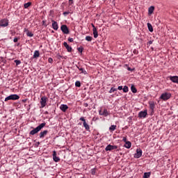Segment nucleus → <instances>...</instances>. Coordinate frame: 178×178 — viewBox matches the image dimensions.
<instances>
[{"instance_id":"nucleus-1","label":"nucleus","mask_w":178,"mask_h":178,"mask_svg":"<svg viewBox=\"0 0 178 178\" xmlns=\"http://www.w3.org/2000/svg\"><path fill=\"white\" fill-rule=\"evenodd\" d=\"M46 125H47V123L45 122L40 124L36 128L33 129L30 131L29 133L30 136H34L35 134H37V133H38L39 131H41V129H44V127H45Z\"/></svg>"},{"instance_id":"nucleus-2","label":"nucleus","mask_w":178,"mask_h":178,"mask_svg":"<svg viewBox=\"0 0 178 178\" xmlns=\"http://www.w3.org/2000/svg\"><path fill=\"white\" fill-rule=\"evenodd\" d=\"M20 99V96L17 95H10V96L5 98V102H7V101H16L17 99Z\"/></svg>"},{"instance_id":"nucleus-3","label":"nucleus","mask_w":178,"mask_h":178,"mask_svg":"<svg viewBox=\"0 0 178 178\" xmlns=\"http://www.w3.org/2000/svg\"><path fill=\"white\" fill-rule=\"evenodd\" d=\"M171 97L172 94L170 92H164L160 96V99H162L163 101H168V99H170Z\"/></svg>"},{"instance_id":"nucleus-4","label":"nucleus","mask_w":178,"mask_h":178,"mask_svg":"<svg viewBox=\"0 0 178 178\" xmlns=\"http://www.w3.org/2000/svg\"><path fill=\"white\" fill-rule=\"evenodd\" d=\"M79 120L83 122V127L85 128L86 131H90V125L87 123V122H86V119L84 118V117H81L79 118Z\"/></svg>"},{"instance_id":"nucleus-5","label":"nucleus","mask_w":178,"mask_h":178,"mask_svg":"<svg viewBox=\"0 0 178 178\" xmlns=\"http://www.w3.org/2000/svg\"><path fill=\"white\" fill-rule=\"evenodd\" d=\"M47 101H48V97L43 96L40 99L41 108H45L47 106Z\"/></svg>"},{"instance_id":"nucleus-6","label":"nucleus","mask_w":178,"mask_h":178,"mask_svg":"<svg viewBox=\"0 0 178 178\" xmlns=\"http://www.w3.org/2000/svg\"><path fill=\"white\" fill-rule=\"evenodd\" d=\"M9 26V20L3 19L0 21V27H8Z\"/></svg>"},{"instance_id":"nucleus-7","label":"nucleus","mask_w":178,"mask_h":178,"mask_svg":"<svg viewBox=\"0 0 178 178\" xmlns=\"http://www.w3.org/2000/svg\"><path fill=\"white\" fill-rule=\"evenodd\" d=\"M147 115H148V113L147 111V110H145V111H140L138 113V118H140V119H145V118H147Z\"/></svg>"},{"instance_id":"nucleus-8","label":"nucleus","mask_w":178,"mask_h":178,"mask_svg":"<svg viewBox=\"0 0 178 178\" xmlns=\"http://www.w3.org/2000/svg\"><path fill=\"white\" fill-rule=\"evenodd\" d=\"M115 149H118V146L112 145H108L105 148L106 151H115Z\"/></svg>"},{"instance_id":"nucleus-9","label":"nucleus","mask_w":178,"mask_h":178,"mask_svg":"<svg viewBox=\"0 0 178 178\" xmlns=\"http://www.w3.org/2000/svg\"><path fill=\"white\" fill-rule=\"evenodd\" d=\"M60 30L61 31H63V34H69L70 31H69V28H67V26L66 25H62L60 26Z\"/></svg>"},{"instance_id":"nucleus-10","label":"nucleus","mask_w":178,"mask_h":178,"mask_svg":"<svg viewBox=\"0 0 178 178\" xmlns=\"http://www.w3.org/2000/svg\"><path fill=\"white\" fill-rule=\"evenodd\" d=\"M99 115H100V116H108L109 115V111H108V109L104 108V111H102V110H100L99 111Z\"/></svg>"},{"instance_id":"nucleus-11","label":"nucleus","mask_w":178,"mask_h":178,"mask_svg":"<svg viewBox=\"0 0 178 178\" xmlns=\"http://www.w3.org/2000/svg\"><path fill=\"white\" fill-rule=\"evenodd\" d=\"M92 27L95 38H98V31H97L95 26H94V24H92Z\"/></svg>"},{"instance_id":"nucleus-12","label":"nucleus","mask_w":178,"mask_h":178,"mask_svg":"<svg viewBox=\"0 0 178 178\" xmlns=\"http://www.w3.org/2000/svg\"><path fill=\"white\" fill-rule=\"evenodd\" d=\"M168 79H170V80L171 81H172V83H176L177 84H178V76H168Z\"/></svg>"},{"instance_id":"nucleus-13","label":"nucleus","mask_w":178,"mask_h":178,"mask_svg":"<svg viewBox=\"0 0 178 178\" xmlns=\"http://www.w3.org/2000/svg\"><path fill=\"white\" fill-rule=\"evenodd\" d=\"M52 29H54V30L57 31L59 29V26L58 25V22H56V21H54L52 20Z\"/></svg>"},{"instance_id":"nucleus-14","label":"nucleus","mask_w":178,"mask_h":178,"mask_svg":"<svg viewBox=\"0 0 178 178\" xmlns=\"http://www.w3.org/2000/svg\"><path fill=\"white\" fill-rule=\"evenodd\" d=\"M60 111H62V112H66V111H67V109H69V106H67V105H66V104H61L60 106Z\"/></svg>"},{"instance_id":"nucleus-15","label":"nucleus","mask_w":178,"mask_h":178,"mask_svg":"<svg viewBox=\"0 0 178 178\" xmlns=\"http://www.w3.org/2000/svg\"><path fill=\"white\" fill-rule=\"evenodd\" d=\"M48 134V131L47 130H44L43 131H41L39 134V137L40 138H44V137H45V136H47Z\"/></svg>"},{"instance_id":"nucleus-16","label":"nucleus","mask_w":178,"mask_h":178,"mask_svg":"<svg viewBox=\"0 0 178 178\" xmlns=\"http://www.w3.org/2000/svg\"><path fill=\"white\" fill-rule=\"evenodd\" d=\"M63 45L66 48V49L67 50V52H72V47L69 46V44H67V42H64Z\"/></svg>"},{"instance_id":"nucleus-17","label":"nucleus","mask_w":178,"mask_h":178,"mask_svg":"<svg viewBox=\"0 0 178 178\" xmlns=\"http://www.w3.org/2000/svg\"><path fill=\"white\" fill-rule=\"evenodd\" d=\"M149 105L152 112H154V110L155 109V103H154V102H149Z\"/></svg>"},{"instance_id":"nucleus-18","label":"nucleus","mask_w":178,"mask_h":178,"mask_svg":"<svg viewBox=\"0 0 178 178\" xmlns=\"http://www.w3.org/2000/svg\"><path fill=\"white\" fill-rule=\"evenodd\" d=\"M154 10H155V7L153 6H150L148 9V13L149 15H152L154 13Z\"/></svg>"},{"instance_id":"nucleus-19","label":"nucleus","mask_w":178,"mask_h":178,"mask_svg":"<svg viewBox=\"0 0 178 178\" xmlns=\"http://www.w3.org/2000/svg\"><path fill=\"white\" fill-rule=\"evenodd\" d=\"M143 155V150L140 148L136 149V156H141Z\"/></svg>"},{"instance_id":"nucleus-20","label":"nucleus","mask_w":178,"mask_h":178,"mask_svg":"<svg viewBox=\"0 0 178 178\" xmlns=\"http://www.w3.org/2000/svg\"><path fill=\"white\" fill-rule=\"evenodd\" d=\"M124 147H125V148H131V142L130 141H127L124 145Z\"/></svg>"},{"instance_id":"nucleus-21","label":"nucleus","mask_w":178,"mask_h":178,"mask_svg":"<svg viewBox=\"0 0 178 178\" xmlns=\"http://www.w3.org/2000/svg\"><path fill=\"white\" fill-rule=\"evenodd\" d=\"M40 57V51L38 50H35L33 54V58H39Z\"/></svg>"},{"instance_id":"nucleus-22","label":"nucleus","mask_w":178,"mask_h":178,"mask_svg":"<svg viewBox=\"0 0 178 178\" xmlns=\"http://www.w3.org/2000/svg\"><path fill=\"white\" fill-rule=\"evenodd\" d=\"M149 177H151V172H145L143 178H149Z\"/></svg>"},{"instance_id":"nucleus-23","label":"nucleus","mask_w":178,"mask_h":178,"mask_svg":"<svg viewBox=\"0 0 178 178\" xmlns=\"http://www.w3.org/2000/svg\"><path fill=\"white\" fill-rule=\"evenodd\" d=\"M147 27H148V30L149 31H150V33H152V31H154V29L152 28V25L149 23H147Z\"/></svg>"},{"instance_id":"nucleus-24","label":"nucleus","mask_w":178,"mask_h":178,"mask_svg":"<svg viewBox=\"0 0 178 178\" xmlns=\"http://www.w3.org/2000/svg\"><path fill=\"white\" fill-rule=\"evenodd\" d=\"M131 90L132 91V92H134V94H136V92H137V88H136V86H134V85H131Z\"/></svg>"},{"instance_id":"nucleus-25","label":"nucleus","mask_w":178,"mask_h":178,"mask_svg":"<svg viewBox=\"0 0 178 178\" xmlns=\"http://www.w3.org/2000/svg\"><path fill=\"white\" fill-rule=\"evenodd\" d=\"M30 6H31V2L26 3L24 5V8L25 9H27L28 8H30Z\"/></svg>"},{"instance_id":"nucleus-26","label":"nucleus","mask_w":178,"mask_h":178,"mask_svg":"<svg viewBox=\"0 0 178 178\" xmlns=\"http://www.w3.org/2000/svg\"><path fill=\"white\" fill-rule=\"evenodd\" d=\"M117 126L116 125H111L109 127L110 131H115V129H116Z\"/></svg>"},{"instance_id":"nucleus-27","label":"nucleus","mask_w":178,"mask_h":178,"mask_svg":"<svg viewBox=\"0 0 178 178\" xmlns=\"http://www.w3.org/2000/svg\"><path fill=\"white\" fill-rule=\"evenodd\" d=\"M123 92H129V87L127 86H124V88H122Z\"/></svg>"},{"instance_id":"nucleus-28","label":"nucleus","mask_w":178,"mask_h":178,"mask_svg":"<svg viewBox=\"0 0 178 178\" xmlns=\"http://www.w3.org/2000/svg\"><path fill=\"white\" fill-rule=\"evenodd\" d=\"M53 159L54 162H59L60 161V159H59V156H53Z\"/></svg>"},{"instance_id":"nucleus-29","label":"nucleus","mask_w":178,"mask_h":178,"mask_svg":"<svg viewBox=\"0 0 178 178\" xmlns=\"http://www.w3.org/2000/svg\"><path fill=\"white\" fill-rule=\"evenodd\" d=\"M85 40H86V41L91 42V41H92V37H91V36H86V37L85 38Z\"/></svg>"},{"instance_id":"nucleus-30","label":"nucleus","mask_w":178,"mask_h":178,"mask_svg":"<svg viewBox=\"0 0 178 178\" xmlns=\"http://www.w3.org/2000/svg\"><path fill=\"white\" fill-rule=\"evenodd\" d=\"M75 86L76 87H81V83L79 81H76L75 82Z\"/></svg>"},{"instance_id":"nucleus-31","label":"nucleus","mask_w":178,"mask_h":178,"mask_svg":"<svg viewBox=\"0 0 178 178\" xmlns=\"http://www.w3.org/2000/svg\"><path fill=\"white\" fill-rule=\"evenodd\" d=\"M26 35L28 37H33L34 34L33 33L30 32L29 31H27Z\"/></svg>"},{"instance_id":"nucleus-32","label":"nucleus","mask_w":178,"mask_h":178,"mask_svg":"<svg viewBox=\"0 0 178 178\" xmlns=\"http://www.w3.org/2000/svg\"><path fill=\"white\" fill-rule=\"evenodd\" d=\"M115 91H118V89L115 88H111V90H109V93L112 94V92H115Z\"/></svg>"},{"instance_id":"nucleus-33","label":"nucleus","mask_w":178,"mask_h":178,"mask_svg":"<svg viewBox=\"0 0 178 178\" xmlns=\"http://www.w3.org/2000/svg\"><path fill=\"white\" fill-rule=\"evenodd\" d=\"M14 62L16 64V66H19V65H20V63H22V61H20L19 60H14Z\"/></svg>"},{"instance_id":"nucleus-34","label":"nucleus","mask_w":178,"mask_h":178,"mask_svg":"<svg viewBox=\"0 0 178 178\" xmlns=\"http://www.w3.org/2000/svg\"><path fill=\"white\" fill-rule=\"evenodd\" d=\"M97 172V168H92L91 170V175H95Z\"/></svg>"},{"instance_id":"nucleus-35","label":"nucleus","mask_w":178,"mask_h":178,"mask_svg":"<svg viewBox=\"0 0 178 178\" xmlns=\"http://www.w3.org/2000/svg\"><path fill=\"white\" fill-rule=\"evenodd\" d=\"M79 70H80L83 74H87V71L84 70V69L79 68Z\"/></svg>"},{"instance_id":"nucleus-36","label":"nucleus","mask_w":178,"mask_h":178,"mask_svg":"<svg viewBox=\"0 0 178 178\" xmlns=\"http://www.w3.org/2000/svg\"><path fill=\"white\" fill-rule=\"evenodd\" d=\"M48 62H49V63H53L54 59H52V58H48Z\"/></svg>"},{"instance_id":"nucleus-37","label":"nucleus","mask_w":178,"mask_h":178,"mask_svg":"<svg viewBox=\"0 0 178 178\" xmlns=\"http://www.w3.org/2000/svg\"><path fill=\"white\" fill-rule=\"evenodd\" d=\"M70 13V12H69V11H65V12H64L63 13V15H64V16H67V15H69Z\"/></svg>"},{"instance_id":"nucleus-38","label":"nucleus","mask_w":178,"mask_h":178,"mask_svg":"<svg viewBox=\"0 0 178 178\" xmlns=\"http://www.w3.org/2000/svg\"><path fill=\"white\" fill-rule=\"evenodd\" d=\"M77 49H78L79 52H81H81H83L84 49H83V47H79Z\"/></svg>"},{"instance_id":"nucleus-39","label":"nucleus","mask_w":178,"mask_h":178,"mask_svg":"<svg viewBox=\"0 0 178 178\" xmlns=\"http://www.w3.org/2000/svg\"><path fill=\"white\" fill-rule=\"evenodd\" d=\"M133 54H134L135 55H137V54H138V50L134 49V50L133 51Z\"/></svg>"},{"instance_id":"nucleus-40","label":"nucleus","mask_w":178,"mask_h":178,"mask_svg":"<svg viewBox=\"0 0 178 178\" xmlns=\"http://www.w3.org/2000/svg\"><path fill=\"white\" fill-rule=\"evenodd\" d=\"M19 38H15L14 40H13V42H17V41H19Z\"/></svg>"},{"instance_id":"nucleus-41","label":"nucleus","mask_w":178,"mask_h":178,"mask_svg":"<svg viewBox=\"0 0 178 178\" xmlns=\"http://www.w3.org/2000/svg\"><path fill=\"white\" fill-rule=\"evenodd\" d=\"M122 141H124V143H127V138L126 137H123Z\"/></svg>"},{"instance_id":"nucleus-42","label":"nucleus","mask_w":178,"mask_h":178,"mask_svg":"<svg viewBox=\"0 0 178 178\" xmlns=\"http://www.w3.org/2000/svg\"><path fill=\"white\" fill-rule=\"evenodd\" d=\"M68 41H69V42H73L74 40L72 38H69Z\"/></svg>"},{"instance_id":"nucleus-43","label":"nucleus","mask_w":178,"mask_h":178,"mask_svg":"<svg viewBox=\"0 0 178 178\" xmlns=\"http://www.w3.org/2000/svg\"><path fill=\"white\" fill-rule=\"evenodd\" d=\"M118 90H123V86H118Z\"/></svg>"},{"instance_id":"nucleus-44","label":"nucleus","mask_w":178,"mask_h":178,"mask_svg":"<svg viewBox=\"0 0 178 178\" xmlns=\"http://www.w3.org/2000/svg\"><path fill=\"white\" fill-rule=\"evenodd\" d=\"M22 102H24V103L27 102V99H22Z\"/></svg>"},{"instance_id":"nucleus-45","label":"nucleus","mask_w":178,"mask_h":178,"mask_svg":"<svg viewBox=\"0 0 178 178\" xmlns=\"http://www.w3.org/2000/svg\"><path fill=\"white\" fill-rule=\"evenodd\" d=\"M70 1V5H72L73 3V0H69Z\"/></svg>"},{"instance_id":"nucleus-46","label":"nucleus","mask_w":178,"mask_h":178,"mask_svg":"<svg viewBox=\"0 0 178 178\" xmlns=\"http://www.w3.org/2000/svg\"><path fill=\"white\" fill-rule=\"evenodd\" d=\"M148 44H149V45L152 44V41H151V40H150V41H149V42H148Z\"/></svg>"},{"instance_id":"nucleus-47","label":"nucleus","mask_w":178,"mask_h":178,"mask_svg":"<svg viewBox=\"0 0 178 178\" xmlns=\"http://www.w3.org/2000/svg\"><path fill=\"white\" fill-rule=\"evenodd\" d=\"M128 70H129V72L133 71V70H132L131 68H130V67H128Z\"/></svg>"},{"instance_id":"nucleus-48","label":"nucleus","mask_w":178,"mask_h":178,"mask_svg":"<svg viewBox=\"0 0 178 178\" xmlns=\"http://www.w3.org/2000/svg\"><path fill=\"white\" fill-rule=\"evenodd\" d=\"M53 156H56V152H54V154H53Z\"/></svg>"},{"instance_id":"nucleus-49","label":"nucleus","mask_w":178,"mask_h":178,"mask_svg":"<svg viewBox=\"0 0 178 178\" xmlns=\"http://www.w3.org/2000/svg\"><path fill=\"white\" fill-rule=\"evenodd\" d=\"M42 23H43V24H45V21H42Z\"/></svg>"},{"instance_id":"nucleus-50","label":"nucleus","mask_w":178,"mask_h":178,"mask_svg":"<svg viewBox=\"0 0 178 178\" xmlns=\"http://www.w3.org/2000/svg\"><path fill=\"white\" fill-rule=\"evenodd\" d=\"M77 69H80L79 66H76Z\"/></svg>"},{"instance_id":"nucleus-51","label":"nucleus","mask_w":178,"mask_h":178,"mask_svg":"<svg viewBox=\"0 0 178 178\" xmlns=\"http://www.w3.org/2000/svg\"><path fill=\"white\" fill-rule=\"evenodd\" d=\"M86 106H88V104H86Z\"/></svg>"},{"instance_id":"nucleus-52","label":"nucleus","mask_w":178,"mask_h":178,"mask_svg":"<svg viewBox=\"0 0 178 178\" xmlns=\"http://www.w3.org/2000/svg\"><path fill=\"white\" fill-rule=\"evenodd\" d=\"M136 158H140V156H136Z\"/></svg>"}]
</instances>
